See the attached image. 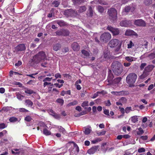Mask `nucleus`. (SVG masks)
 <instances>
[{
  "label": "nucleus",
  "instance_id": "11",
  "mask_svg": "<svg viewBox=\"0 0 155 155\" xmlns=\"http://www.w3.org/2000/svg\"><path fill=\"white\" fill-rule=\"evenodd\" d=\"M125 34L126 35L130 36V35H134L135 36H137L138 35L135 32L133 31L130 30L128 29L125 32Z\"/></svg>",
  "mask_w": 155,
  "mask_h": 155
},
{
  "label": "nucleus",
  "instance_id": "63",
  "mask_svg": "<svg viewBox=\"0 0 155 155\" xmlns=\"http://www.w3.org/2000/svg\"><path fill=\"white\" fill-rule=\"evenodd\" d=\"M8 141L7 139H4L3 141L1 142L0 144H1L2 143H4L5 144H7L8 143Z\"/></svg>",
  "mask_w": 155,
  "mask_h": 155
},
{
  "label": "nucleus",
  "instance_id": "13",
  "mask_svg": "<svg viewBox=\"0 0 155 155\" xmlns=\"http://www.w3.org/2000/svg\"><path fill=\"white\" fill-rule=\"evenodd\" d=\"M97 147L96 146H94L89 149L87 150V153L90 154H93L97 151Z\"/></svg>",
  "mask_w": 155,
  "mask_h": 155
},
{
  "label": "nucleus",
  "instance_id": "27",
  "mask_svg": "<svg viewBox=\"0 0 155 155\" xmlns=\"http://www.w3.org/2000/svg\"><path fill=\"white\" fill-rule=\"evenodd\" d=\"M58 130L59 131L62 133L64 134H65L66 133V131L65 129L61 126H58Z\"/></svg>",
  "mask_w": 155,
  "mask_h": 155
},
{
  "label": "nucleus",
  "instance_id": "16",
  "mask_svg": "<svg viewBox=\"0 0 155 155\" xmlns=\"http://www.w3.org/2000/svg\"><path fill=\"white\" fill-rule=\"evenodd\" d=\"M72 47L75 51H78L80 49V47L78 44L77 42H74L72 45Z\"/></svg>",
  "mask_w": 155,
  "mask_h": 155
},
{
  "label": "nucleus",
  "instance_id": "18",
  "mask_svg": "<svg viewBox=\"0 0 155 155\" xmlns=\"http://www.w3.org/2000/svg\"><path fill=\"white\" fill-rule=\"evenodd\" d=\"M84 129L85 130L84 133L86 135L89 134L91 131V128L90 126L84 127Z\"/></svg>",
  "mask_w": 155,
  "mask_h": 155
},
{
  "label": "nucleus",
  "instance_id": "59",
  "mask_svg": "<svg viewBox=\"0 0 155 155\" xmlns=\"http://www.w3.org/2000/svg\"><path fill=\"white\" fill-rule=\"evenodd\" d=\"M138 152L139 153H142V152H145V150L144 148H139L138 150Z\"/></svg>",
  "mask_w": 155,
  "mask_h": 155
},
{
  "label": "nucleus",
  "instance_id": "43",
  "mask_svg": "<svg viewBox=\"0 0 155 155\" xmlns=\"http://www.w3.org/2000/svg\"><path fill=\"white\" fill-rule=\"evenodd\" d=\"M113 78V77L112 74H109L108 75L107 80L108 82H110Z\"/></svg>",
  "mask_w": 155,
  "mask_h": 155
},
{
  "label": "nucleus",
  "instance_id": "62",
  "mask_svg": "<svg viewBox=\"0 0 155 155\" xmlns=\"http://www.w3.org/2000/svg\"><path fill=\"white\" fill-rule=\"evenodd\" d=\"M130 9V6H127L125 8V11L126 12H128Z\"/></svg>",
  "mask_w": 155,
  "mask_h": 155
},
{
  "label": "nucleus",
  "instance_id": "17",
  "mask_svg": "<svg viewBox=\"0 0 155 155\" xmlns=\"http://www.w3.org/2000/svg\"><path fill=\"white\" fill-rule=\"evenodd\" d=\"M154 67V65H149L145 68L144 70L149 73L152 70Z\"/></svg>",
  "mask_w": 155,
  "mask_h": 155
},
{
  "label": "nucleus",
  "instance_id": "45",
  "mask_svg": "<svg viewBox=\"0 0 155 155\" xmlns=\"http://www.w3.org/2000/svg\"><path fill=\"white\" fill-rule=\"evenodd\" d=\"M10 107H3L2 109V110L4 112H7L10 110Z\"/></svg>",
  "mask_w": 155,
  "mask_h": 155
},
{
  "label": "nucleus",
  "instance_id": "25",
  "mask_svg": "<svg viewBox=\"0 0 155 155\" xmlns=\"http://www.w3.org/2000/svg\"><path fill=\"white\" fill-rule=\"evenodd\" d=\"M25 104L27 106H31L33 104L32 102L30 100H26L25 101Z\"/></svg>",
  "mask_w": 155,
  "mask_h": 155
},
{
  "label": "nucleus",
  "instance_id": "34",
  "mask_svg": "<svg viewBox=\"0 0 155 155\" xmlns=\"http://www.w3.org/2000/svg\"><path fill=\"white\" fill-rule=\"evenodd\" d=\"M16 95L17 98L19 100H21L22 99V98L24 97L21 94L18 92H16Z\"/></svg>",
  "mask_w": 155,
  "mask_h": 155
},
{
  "label": "nucleus",
  "instance_id": "22",
  "mask_svg": "<svg viewBox=\"0 0 155 155\" xmlns=\"http://www.w3.org/2000/svg\"><path fill=\"white\" fill-rule=\"evenodd\" d=\"M78 102L76 100H74L73 101L68 103L67 105L68 107H70L71 106H74L77 104Z\"/></svg>",
  "mask_w": 155,
  "mask_h": 155
},
{
  "label": "nucleus",
  "instance_id": "21",
  "mask_svg": "<svg viewBox=\"0 0 155 155\" xmlns=\"http://www.w3.org/2000/svg\"><path fill=\"white\" fill-rule=\"evenodd\" d=\"M149 74V73L144 70L143 74L140 76V78L141 79H143L148 76Z\"/></svg>",
  "mask_w": 155,
  "mask_h": 155
},
{
  "label": "nucleus",
  "instance_id": "35",
  "mask_svg": "<svg viewBox=\"0 0 155 155\" xmlns=\"http://www.w3.org/2000/svg\"><path fill=\"white\" fill-rule=\"evenodd\" d=\"M103 91H97L96 93L94 94L93 97H92V98L93 99H94L96 98L98 96V94H102L103 93Z\"/></svg>",
  "mask_w": 155,
  "mask_h": 155
},
{
  "label": "nucleus",
  "instance_id": "12",
  "mask_svg": "<svg viewBox=\"0 0 155 155\" xmlns=\"http://www.w3.org/2000/svg\"><path fill=\"white\" fill-rule=\"evenodd\" d=\"M15 49L17 51H22L25 49V45L23 44H21L15 47Z\"/></svg>",
  "mask_w": 155,
  "mask_h": 155
},
{
  "label": "nucleus",
  "instance_id": "46",
  "mask_svg": "<svg viewBox=\"0 0 155 155\" xmlns=\"http://www.w3.org/2000/svg\"><path fill=\"white\" fill-rule=\"evenodd\" d=\"M132 110V108L131 107H127L125 108V113L127 114L129 113L130 111Z\"/></svg>",
  "mask_w": 155,
  "mask_h": 155
},
{
  "label": "nucleus",
  "instance_id": "38",
  "mask_svg": "<svg viewBox=\"0 0 155 155\" xmlns=\"http://www.w3.org/2000/svg\"><path fill=\"white\" fill-rule=\"evenodd\" d=\"M134 45V44L132 42V41H130L129 43L127 45V48H131L133 47Z\"/></svg>",
  "mask_w": 155,
  "mask_h": 155
},
{
  "label": "nucleus",
  "instance_id": "8",
  "mask_svg": "<svg viewBox=\"0 0 155 155\" xmlns=\"http://www.w3.org/2000/svg\"><path fill=\"white\" fill-rule=\"evenodd\" d=\"M107 29L110 31L114 35H117L120 33L119 30L117 28H113L111 26H108Z\"/></svg>",
  "mask_w": 155,
  "mask_h": 155
},
{
  "label": "nucleus",
  "instance_id": "61",
  "mask_svg": "<svg viewBox=\"0 0 155 155\" xmlns=\"http://www.w3.org/2000/svg\"><path fill=\"white\" fill-rule=\"evenodd\" d=\"M49 113L52 115L53 116V115H54L55 114L54 112L52 109H49L48 110Z\"/></svg>",
  "mask_w": 155,
  "mask_h": 155
},
{
  "label": "nucleus",
  "instance_id": "41",
  "mask_svg": "<svg viewBox=\"0 0 155 155\" xmlns=\"http://www.w3.org/2000/svg\"><path fill=\"white\" fill-rule=\"evenodd\" d=\"M62 36H67L69 34V32L68 31L65 30H62Z\"/></svg>",
  "mask_w": 155,
  "mask_h": 155
},
{
  "label": "nucleus",
  "instance_id": "9",
  "mask_svg": "<svg viewBox=\"0 0 155 155\" xmlns=\"http://www.w3.org/2000/svg\"><path fill=\"white\" fill-rule=\"evenodd\" d=\"M111 94L113 95H124L128 94L129 93L128 92L126 91H112L111 92Z\"/></svg>",
  "mask_w": 155,
  "mask_h": 155
},
{
  "label": "nucleus",
  "instance_id": "5",
  "mask_svg": "<svg viewBox=\"0 0 155 155\" xmlns=\"http://www.w3.org/2000/svg\"><path fill=\"white\" fill-rule=\"evenodd\" d=\"M107 12L111 20L114 21L117 19V12L115 9L111 8L108 10Z\"/></svg>",
  "mask_w": 155,
  "mask_h": 155
},
{
  "label": "nucleus",
  "instance_id": "31",
  "mask_svg": "<svg viewBox=\"0 0 155 155\" xmlns=\"http://www.w3.org/2000/svg\"><path fill=\"white\" fill-rule=\"evenodd\" d=\"M25 92L28 94H31L33 93H35L32 90H31L29 89H25Z\"/></svg>",
  "mask_w": 155,
  "mask_h": 155
},
{
  "label": "nucleus",
  "instance_id": "26",
  "mask_svg": "<svg viewBox=\"0 0 155 155\" xmlns=\"http://www.w3.org/2000/svg\"><path fill=\"white\" fill-rule=\"evenodd\" d=\"M87 9L86 7L85 6H82L80 7L78 12L79 13H82L85 12Z\"/></svg>",
  "mask_w": 155,
  "mask_h": 155
},
{
  "label": "nucleus",
  "instance_id": "28",
  "mask_svg": "<svg viewBox=\"0 0 155 155\" xmlns=\"http://www.w3.org/2000/svg\"><path fill=\"white\" fill-rule=\"evenodd\" d=\"M97 9L98 12L101 14L103 13L104 10V8L101 6H98L97 7Z\"/></svg>",
  "mask_w": 155,
  "mask_h": 155
},
{
  "label": "nucleus",
  "instance_id": "24",
  "mask_svg": "<svg viewBox=\"0 0 155 155\" xmlns=\"http://www.w3.org/2000/svg\"><path fill=\"white\" fill-rule=\"evenodd\" d=\"M61 45L60 44H56L54 45L53 49L54 50L57 51L61 48Z\"/></svg>",
  "mask_w": 155,
  "mask_h": 155
},
{
  "label": "nucleus",
  "instance_id": "44",
  "mask_svg": "<svg viewBox=\"0 0 155 155\" xmlns=\"http://www.w3.org/2000/svg\"><path fill=\"white\" fill-rule=\"evenodd\" d=\"M150 59H152L155 58V52L153 53L147 55Z\"/></svg>",
  "mask_w": 155,
  "mask_h": 155
},
{
  "label": "nucleus",
  "instance_id": "1",
  "mask_svg": "<svg viewBox=\"0 0 155 155\" xmlns=\"http://www.w3.org/2000/svg\"><path fill=\"white\" fill-rule=\"evenodd\" d=\"M112 69L114 74L119 75L123 71V66L120 63L115 62L112 64Z\"/></svg>",
  "mask_w": 155,
  "mask_h": 155
},
{
  "label": "nucleus",
  "instance_id": "23",
  "mask_svg": "<svg viewBox=\"0 0 155 155\" xmlns=\"http://www.w3.org/2000/svg\"><path fill=\"white\" fill-rule=\"evenodd\" d=\"M76 145V143H74L73 141H70L66 145V147L67 148H68L70 147H74V146H75Z\"/></svg>",
  "mask_w": 155,
  "mask_h": 155
},
{
  "label": "nucleus",
  "instance_id": "39",
  "mask_svg": "<svg viewBox=\"0 0 155 155\" xmlns=\"http://www.w3.org/2000/svg\"><path fill=\"white\" fill-rule=\"evenodd\" d=\"M43 132L44 134L46 135H49L51 134V132L46 129H44Z\"/></svg>",
  "mask_w": 155,
  "mask_h": 155
},
{
  "label": "nucleus",
  "instance_id": "57",
  "mask_svg": "<svg viewBox=\"0 0 155 155\" xmlns=\"http://www.w3.org/2000/svg\"><path fill=\"white\" fill-rule=\"evenodd\" d=\"M147 64L146 63H143L141 64L140 66V68L141 70H143L144 67Z\"/></svg>",
  "mask_w": 155,
  "mask_h": 155
},
{
  "label": "nucleus",
  "instance_id": "3",
  "mask_svg": "<svg viewBox=\"0 0 155 155\" xmlns=\"http://www.w3.org/2000/svg\"><path fill=\"white\" fill-rule=\"evenodd\" d=\"M108 45L111 48L117 47L116 50L118 51L120 48L121 44L120 43V41L119 40L114 39L109 42Z\"/></svg>",
  "mask_w": 155,
  "mask_h": 155
},
{
  "label": "nucleus",
  "instance_id": "20",
  "mask_svg": "<svg viewBox=\"0 0 155 155\" xmlns=\"http://www.w3.org/2000/svg\"><path fill=\"white\" fill-rule=\"evenodd\" d=\"M81 53L83 55L82 56L84 58H87L90 55L89 53L84 50H83L81 51Z\"/></svg>",
  "mask_w": 155,
  "mask_h": 155
},
{
  "label": "nucleus",
  "instance_id": "48",
  "mask_svg": "<svg viewBox=\"0 0 155 155\" xmlns=\"http://www.w3.org/2000/svg\"><path fill=\"white\" fill-rule=\"evenodd\" d=\"M88 104L89 102L88 101H85L82 103L81 105L83 107H85L88 106Z\"/></svg>",
  "mask_w": 155,
  "mask_h": 155
},
{
  "label": "nucleus",
  "instance_id": "52",
  "mask_svg": "<svg viewBox=\"0 0 155 155\" xmlns=\"http://www.w3.org/2000/svg\"><path fill=\"white\" fill-rule=\"evenodd\" d=\"M152 2V0H145L144 3L147 5H148L151 4Z\"/></svg>",
  "mask_w": 155,
  "mask_h": 155
},
{
  "label": "nucleus",
  "instance_id": "50",
  "mask_svg": "<svg viewBox=\"0 0 155 155\" xmlns=\"http://www.w3.org/2000/svg\"><path fill=\"white\" fill-rule=\"evenodd\" d=\"M17 118L15 117H12L10 118L9 119V120L10 122H13L17 121Z\"/></svg>",
  "mask_w": 155,
  "mask_h": 155
},
{
  "label": "nucleus",
  "instance_id": "54",
  "mask_svg": "<svg viewBox=\"0 0 155 155\" xmlns=\"http://www.w3.org/2000/svg\"><path fill=\"white\" fill-rule=\"evenodd\" d=\"M84 0H73L74 3L76 4L84 2Z\"/></svg>",
  "mask_w": 155,
  "mask_h": 155
},
{
  "label": "nucleus",
  "instance_id": "36",
  "mask_svg": "<svg viewBox=\"0 0 155 155\" xmlns=\"http://www.w3.org/2000/svg\"><path fill=\"white\" fill-rule=\"evenodd\" d=\"M143 131L142 129L140 127L138 129V130L137 131V135H140L143 134Z\"/></svg>",
  "mask_w": 155,
  "mask_h": 155
},
{
  "label": "nucleus",
  "instance_id": "37",
  "mask_svg": "<svg viewBox=\"0 0 155 155\" xmlns=\"http://www.w3.org/2000/svg\"><path fill=\"white\" fill-rule=\"evenodd\" d=\"M56 102L60 104L61 105H62L64 103V101L61 98H58L56 100Z\"/></svg>",
  "mask_w": 155,
  "mask_h": 155
},
{
  "label": "nucleus",
  "instance_id": "33",
  "mask_svg": "<svg viewBox=\"0 0 155 155\" xmlns=\"http://www.w3.org/2000/svg\"><path fill=\"white\" fill-rule=\"evenodd\" d=\"M106 132L104 130H102L101 131H98L96 132L98 136H101L104 135Z\"/></svg>",
  "mask_w": 155,
  "mask_h": 155
},
{
  "label": "nucleus",
  "instance_id": "51",
  "mask_svg": "<svg viewBox=\"0 0 155 155\" xmlns=\"http://www.w3.org/2000/svg\"><path fill=\"white\" fill-rule=\"evenodd\" d=\"M120 102L123 103H124L126 102L127 101L126 99L124 97H122L120 99Z\"/></svg>",
  "mask_w": 155,
  "mask_h": 155
},
{
  "label": "nucleus",
  "instance_id": "10",
  "mask_svg": "<svg viewBox=\"0 0 155 155\" xmlns=\"http://www.w3.org/2000/svg\"><path fill=\"white\" fill-rule=\"evenodd\" d=\"M134 24L137 26L145 27L146 23L142 19H138L135 20Z\"/></svg>",
  "mask_w": 155,
  "mask_h": 155
},
{
  "label": "nucleus",
  "instance_id": "15",
  "mask_svg": "<svg viewBox=\"0 0 155 155\" xmlns=\"http://www.w3.org/2000/svg\"><path fill=\"white\" fill-rule=\"evenodd\" d=\"M130 23V21L126 20H124L121 21L120 24L121 26L122 27H127L128 26Z\"/></svg>",
  "mask_w": 155,
  "mask_h": 155
},
{
  "label": "nucleus",
  "instance_id": "6",
  "mask_svg": "<svg viewBox=\"0 0 155 155\" xmlns=\"http://www.w3.org/2000/svg\"><path fill=\"white\" fill-rule=\"evenodd\" d=\"M111 38V35L109 33L106 32L102 34L100 36V41L104 43L107 42Z\"/></svg>",
  "mask_w": 155,
  "mask_h": 155
},
{
  "label": "nucleus",
  "instance_id": "29",
  "mask_svg": "<svg viewBox=\"0 0 155 155\" xmlns=\"http://www.w3.org/2000/svg\"><path fill=\"white\" fill-rule=\"evenodd\" d=\"M21 151V150L19 149H14L13 150H12V153L14 154H18Z\"/></svg>",
  "mask_w": 155,
  "mask_h": 155
},
{
  "label": "nucleus",
  "instance_id": "2",
  "mask_svg": "<svg viewBox=\"0 0 155 155\" xmlns=\"http://www.w3.org/2000/svg\"><path fill=\"white\" fill-rule=\"evenodd\" d=\"M137 77V74L134 73H130L127 76L126 81L130 87L132 86L135 83Z\"/></svg>",
  "mask_w": 155,
  "mask_h": 155
},
{
  "label": "nucleus",
  "instance_id": "58",
  "mask_svg": "<svg viewBox=\"0 0 155 155\" xmlns=\"http://www.w3.org/2000/svg\"><path fill=\"white\" fill-rule=\"evenodd\" d=\"M43 86L44 87H45L47 85L51 84V86H53V84H51V83H48L47 82H44Z\"/></svg>",
  "mask_w": 155,
  "mask_h": 155
},
{
  "label": "nucleus",
  "instance_id": "56",
  "mask_svg": "<svg viewBox=\"0 0 155 155\" xmlns=\"http://www.w3.org/2000/svg\"><path fill=\"white\" fill-rule=\"evenodd\" d=\"M56 34L58 35H62V30L60 31H57L56 32Z\"/></svg>",
  "mask_w": 155,
  "mask_h": 155
},
{
  "label": "nucleus",
  "instance_id": "40",
  "mask_svg": "<svg viewBox=\"0 0 155 155\" xmlns=\"http://www.w3.org/2000/svg\"><path fill=\"white\" fill-rule=\"evenodd\" d=\"M32 120V118L29 115H27L25 118V120L27 122H30Z\"/></svg>",
  "mask_w": 155,
  "mask_h": 155
},
{
  "label": "nucleus",
  "instance_id": "53",
  "mask_svg": "<svg viewBox=\"0 0 155 155\" xmlns=\"http://www.w3.org/2000/svg\"><path fill=\"white\" fill-rule=\"evenodd\" d=\"M52 79V78L46 77L43 80V82H46V81H50Z\"/></svg>",
  "mask_w": 155,
  "mask_h": 155
},
{
  "label": "nucleus",
  "instance_id": "7",
  "mask_svg": "<svg viewBox=\"0 0 155 155\" xmlns=\"http://www.w3.org/2000/svg\"><path fill=\"white\" fill-rule=\"evenodd\" d=\"M64 14L67 16H74L78 15L77 12L72 9H67L64 12Z\"/></svg>",
  "mask_w": 155,
  "mask_h": 155
},
{
  "label": "nucleus",
  "instance_id": "60",
  "mask_svg": "<svg viewBox=\"0 0 155 155\" xmlns=\"http://www.w3.org/2000/svg\"><path fill=\"white\" fill-rule=\"evenodd\" d=\"M19 111L21 112H27L28 110L24 108H20L19 109Z\"/></svg>",
  "mask_w": 155,
  "mask_h": 155
},
{
  "label": "nucleus",
  "instance_id": "47",
  "mask_svg": "<svg viewBox=\"0 0 155 155\" xmlns=\"http://www.w3.org/2000/svg\"><path fill=\"white\" fill-rule=\"evenodd\" d=\"M101 141V139L100 138H97L96 139L94 140H93L91 141V142L92 143L94 144L96 143H97L100 142Z\"/></svg>",
  "mask_w": 155,
  "mask_h": 155
},
{
  "label": "nucleus",
  "instance_id": "4",
  "mask_svg": "<svg viewBox=\"0 0 155 155\" xmlns=\"http://www.w3.org/2000/svg\"><path fill=\"white\" fill-rule=\"evenodd\" d=\"M45 58V53L43 51H41L33 57L32 60L35 62L38 63L44 59Z\"/></svg>",
  "mask_w": 155,
  "mask_h": 155
},
{
  "label": "nucleus",
  "instance_id": "49",
  "mask_svg": "<svg viewBox=\"0 0 155 155\" xmlns=\"http://www.w3.org/2000/svg\"><path fill=\"white\" fill-rule=\"evenodd\" d=\"M57 23L60 26H64L65 25V23L63 21H60L57 22Z\"/></svg>",
  "mask_w": 155,
  "mask_h": 155
},
{
  "label": "nucleus",
  "instance_id": "19",
  "mask_svg": "<svg viewBox=\"0 0 155 155\" xmlns=\"http://www.w3.org/2000/svg\"><path fill=\"white\" fill-rule=\"evenodd\" d=\"M125 60L130 62H131L134 61H135L136 59V58L130 57L126 56L125 58Z\"/></svg>",
  "mask_w": 155,
  "mask_h": 155
},
{
  "label": "nucleus",
  "instance_id": "64",
  "mask_svg": "<svg viewBox=\"0 0 155 155\" xmlns=\"http://www.w3.org/2000/svg\"><path fill=\"white\" fill-rule=\"evenodd\" d=\"M74 147L75 148V150L77 151V152L78 153L79 151V149L78 145L76 143L75 146H74Z\"/></svg>",
  "mask_w": 155,
  "mask_h": 155
},
{
  "label": "nucleus",
  "instance_id": "55",
  "mask_svg": "<svg viewBox=\"0 0 155 155\" xmlns=\"http://www.w3.org/2000/svg\"><path fill=\"white\" fill-rule=\"evenodd\" d=\"M54 5L55 7H57L59 5V2L58 1L54 2L52 3Z\"/></svg>",
  "mask_w": 155,
  "mask_h": 155
},
{
  "label": "nucleus",
  "instance_id": "42",
  "mask_svg": "<svg viewBox=\"0 0 155 155\" xmlns=\"http://www.w3.org/2000/svg\"><path fill=\"white\" fill-rule=\"evenodd\" d=\"M131 120L134 123H135L138 121L137 116H134L131 117Z\"/></svg>",
  "mask_w": 155,
  "mask_h": 155
},
{
  "label": "nucleus",
  "instance_id": "14",
  "mask_svg": "<svg viewBox=\"0 0 155 155\" xmlns=\"http://www.w3.org/2000/svg\"><path fill=\"white\" fill-rule=\"evenodd\" d=\"M93 9V8L91 6H89L88 9L86 14L87 16L89 17H92V16L94 12Z\"/></svg>",
  "mask_w": 155,
  "mask_h": 155
},
{
  "label": "nucleus",
  "instance_id": "32",
  "mask_svg": "<svg viewBox=\"0 0 155 155\" xmlns=\"http://www.w3.org/2000/svg\"><path fill=\"white\" fill-rule=\"evenodd\" d=\"M99 36V34L97 33H95L94 34V40L95 41L97 42L98 43H99V41L97 38V37H98Z\"/></svg>",
  "mask_w": 155,
  "mask_h": 155
},
{
  "label": "nucleus",
  "instance_id": "30",
  "mask_svg": "<svg viewBox=\"0 0 155 155\" xmlns=\"http://www.w3.org/2000/svg\"><path fill=\"white\" fill-rule=\"evenodd\" d=\"M121 78L120 77H118L115 79L113 81V83L115 84H119L121 79Z\"/></svg>",
  "mask_w": 155,
  "mask_h": 155
}]
</instances>
